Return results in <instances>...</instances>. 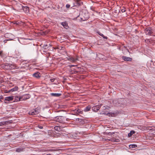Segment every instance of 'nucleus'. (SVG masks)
Returning a JSON list of instances; mask_svg holds the SVG:
<instances>
[{"label": "nucleus", "mask_w": 155, "mask_h": 155, "mask_svg": "<svg viewBox=\"0 0 155 155\" xmlns=\"http://www.w3.org/2000/svg\"><path fill=\"white\" fill-rule=\"evenodd\" d=\"M17 98H18V100H17V101H21V97H18H18H17Z\"/></svg>", "instance_id": "obj_31"}, {"label": "nucleus", "mask_w": 155, "mask_h": 155, "mask_svg": "<svg viewBox=\"0 0 155 155\" xmlns=\"http://www.w3.org/2000/svg\"><path fill=\"white\" fill-rule=\"evenodd\" d=\"M12 120H8L5 121H3L0 122V126H3L5 125L8 124L12 123Z\"/></svg>", "instance_id": "obj_6"}, {"label": "nucleus", "mask_w": 155, "mask_h": 155, "mask_svg": "<svg viewBox=\"0 0 155 155\" xmlns=\"http://www.w3.org/2000/svg\"><path fill=\"white\" fill-rule=\"evenodd\" d=\"M23 10L26 13H28L29 12V8L28 7H24L23 8Z\"/></svg>", "instance_id": "obj_10"}, {"label": "nucleus", "mask_w": 155, "mask_h": 155, "mask_svg": "<svg viewBox=\"0 0 155 155\" xmlns=\"http://www.w3.org/2000/svg\"><path fill=\"white\" fill-rule=\"evenodd\" d=\"M153 30L151 28H147L145 29V32L147 35H151L153 33Z\"/></svg>", "instance_id": "obj_5"}, {"label": "nucleus", "mask_w": 155, "mask_h": 155, "mask_svg": "<svg viewBox=\"0 0 155 155\" xmlns=\"http://www.w3.org/2000/svg\"><path fill=\"white\" fill-rule=\"evenodd\" d=\"M101 36L103 37V38H105V39H107V37H105V36H104V35H103V34H101V33H98Z\"/></svg>", "instance_id": "obj_24"}, {"label": "nucleus", "mask_w": 155, "mask_h": 155, "mask_svg": "<svg viewBox=\"0 0 155 155\" xmlns=\"http://www.w3.org/2000/svg\"><path fill=\"white\" fill-rule=\"evenodd\" d=\"M3 99V97H1L0 98V99H1V100H2Z\"/></svg>", "instance_id": "obj_33"}, {"label": "nucleus", "mask_w": 155, "mask_h": 155, "mask_svg": "<svg viewBox=\"0 0 155 155\" xmlns=\"http://www.w3.org/2000/svg\"><path fill=\"white\" fill-rule=\"evenodd\" d=\"M46 155H51V154L49 153L47 154Z\"/></svg>", "instance_id": "obj_35"}, {"label": "nucleus", "mask_w": 155, "mask_h": 155, "mask_svg": "<svg viewBox=\"0 0 155 155\" xmlns=\"http://www.w3.org/2000/svg\"><path fill=\"white\" fill-rule=\"evenodd\" d=\"M145 41L146 42H150V40L149 39H146L145 40Z\"/></svg>", "instance_id": "obj_29"}, {"label": "nucleus", "mask_w": 155, "mask_h": 155, "mask_svg": "<svg viewBox=\"0 0 155 155\" xmlns=\"http://www.w3.org/2000/svg\"><path fill=\"white\" fill-rule=\"evenodd\" d=\"M75 2L77 5H80L83 4L82 2L80 1V0H75Z\"/></svg>", "instance_id": "obj_17"}, {"label": "nucleus", "mask_w": 155, "mask_h": 155, "mask_svg": "<svg viewBox=\"0 0 155 155\" xmlns=\"http://www.w3.org/2000/svg\"><path fill=\"white\" fill-rule=\"evenodd\" d=\"M14 99V97L12 96L6 97L4 99V102L5 103H8L9 102L12 101Z\"/></svg>", "instance_id": "obj_4"}, {"label": "nucleus", "mask_w": 155, "mask_h": 155, "mask_svg": "<svg viewBox=\"0 0 155 155\" xmlns=\"http://www.w3.org/2000/svg\"><path fill=\"white\" fill-rule=\"evenodd\" d=\"M4 68L6 69H18V67L15 64H6L5 65Z\"/></svg>", "instance_id": "obj_2"}, {"label": "nucleus", "mask_w": 155, "mask_h": 155, "mask_svg": "<svg viewBox=\"0 0 155 155\" xmlns=\"http://www.w3.org/2000/svg\"><path fill=\"white\" fill-rule=\"evenodd\" d=\"M100 107V105H96L93 107L92 109L94 111L97 112L99 110Z\"/></svg>", "instance_id": "obj_7"}, {"label": "nucleus", "mask_w": 155, "mask_h": 155, "mask_svg": "<svg viewBox=\"0 0 155 155\" xmlns=\"http://www.w3.org/2000/svg\"><path fill=\"white\" fill-rule=\"evenodd\" d=\"M91 108V107L90 106H88L86 107L84 109V111L85 112H87L89 111Z\"/></svg>", "instance_id": "obj_13"}, {"label": "nucleus", "mask_w": 155, "mask_h": 155, "mask_svg": "<svg viewBox=\"0 0 155 155\" xmlns=\"http://www.w3.org/2000/svg\"><path fill=\"white\" fill-rule=\"evenodd\" d=\"M87 16H86L87 15H86V17H84H84L85 18V20H87V19L88 18H89V16H88V14L87 13Z\"/></svg>", "instance_id": "obj_25"}, {"label": "nucleus", "mask_w": 155, "mask_h": 155, "mask_svg": "<svg viewBox=\"0 0 155 155\" xmlns=\"http://www.w3.org/2000/svg\"><path fill=\"white\" fill-rule=\"evenodd\" d=\"M122 58L125 61H131L132 60V58L129 57L123 56Z\"/></svg>", "instance_id": "obj_8"}, {"label": "nucleus", "mask_w": 155, "mask_h": 155, "mask_svg": "<svg viewBox=\"0 0 155 155\" xmlns=\"http://www.w3.org/2000/svg\"><path fill=\"white\" fill-rule=\"evenodd\" d=\"M129 147L130 148H136L137 147V145L135 144H130L129 146Z\"/></svg>", "instance_id": "obj_22"}, {"label": "nucleus", "mask_w": 155, "mask_h": 155, "mask_svg": "<svg viewBox=\"0 0 155 155\" xmlns=\"http://www.w3.org/2000/svg\"><path fill=\"white\" fill-rule=\"evenodd\" d=\"M40 112L39 109L36 108L35 109L31 110L29 112V114L31 115H35L38 114Z\"/></svg>", "instance_id": "obj_3"}, {"label": "nucleus", "mask_w": 155, "mask_h": 155, "mask_svg": "<svg viewBox=\"0 0 155 155\" xmlns=\"http://www.w3.org/2000/svg\"><path fill=\"white\" fill-rule=\"evenodd\" d=\"M18 88L17 87H15L14 88L10 90V92H13L17 91L18 90Z\"/></svg>", "instance_id": "obj_19"}, {"label": "nucleus", "mask_w": 155, "mask_h": 155, "mask_svg": "<svg viewBox=\"0 0 155 155\" xmlns=\"http://www.w3.org/2000/svg\"><path fill=\"white\" fill-rule=\"evenodd\" d=\"M39 128H40V129H42L43 128L42 126H39Z\"/></svg>", "instance_id": "obj_32"}, {"label": "nucleus", "mask_w": 155, "mask_h": 155, "mask_svg": "<svg viewBox=\"0 0 155 155\" xmlns=\"http://www.w3.org/2000/svg\"><path fill=\"white\" fill-rule=\"evenodd\" d=\"M103 114L108 115L109 116H113L114 115V114L112 113L107 112H104Z\"/></svg>", "instance_id": "obj_12"}, {"label": "nucleus", "mask_w": 155, "mask_h": 155, "mask_svg": "<svg viewBox=\"0 0 155 155\" xmlns=\"http://www.w3.org/2000/svg\"><path fill=\"white\" fill-rule=\"evenodd\" d=\"M54 78H52V79H50V81L51 82H53L54 81Z\"/></svg>", "instance_id": "obj_30"}, {"label": "nucleus", "mask_w": 155, "mask_h": 155, "mask_svg": "<svg viewBox=\"0 0 155 155\" xmlns=\"http://www.w3.org/2000/svg\"><path fill=\"white\" fill-rule=\"evenodd\" d=\"M24 148L22 147H20L17 148H16L15 150V151L16 152H21L23 151L24 150Z\"/></svg>", "instance_id": "obj_9"}, {"label": "nucleus", "mask_w": 155, "mask_h": 155, "mask_svg": "<svg viewBox=\"0 0 155 155\" xmlns=\"http://www.w3.org/2000/svg\"><path fill=\"white\" fill-rule=\"evenodd\" d=\"M126 11V9L125 8H123L121 9V12H124Z\"/></svg>", "instance_id": "obj_26"}, {"label": "nucleus", "mask_w": 155, "mask_h": 155, "mask_svg": "<svg viewBox=\"0 0 155 155\" xmlns=\"http://www.w3.org/2000/svg\"><path fill=\"white\" fill-rule=\"evenodd\" d=\"M2 51H0V55L2 54Z\"/></svg>", "instance_id": "obj_34"}, {"label": "nucleus", "mask_w": 155, "mask_h": 155, "mask_svg": "<svg viewBox=\"0 0 155 155\" xmlns=\"http://www.w3.org/2000/svg\"><path fill=\"white\" fill-rule=\"evenodd\" d=\"M108 140L110 141H114V142H118L119 141V140L118 139H116L114 138H112Z\"/></svg>", "instance_id": "obj_18"}, {"label": "nucleus", "mask_w": 155, "mask_h": 155, "mask_svg": "<svg viewBox=\"0 0 155 155\" xmlns=\"http://www.w3.org/2000/svg\"><path fill=\"white\" fill-rule=\"evenodd\" d=\"M77 111L79 113H81V114L82 112L81 111V110L80 109H78L77 110Z\"/></svg>", "instance_id": "obj_27"}, {"label": "nucleus", "mask_w": 155, "mask_h": 155, "mask_svg": "<svg viewBox=\"0 0 155 155\" xmlns=\"http://www.w3.org/2000/svg\"><path fill=\"white\" fill-rule=\"evenodd\" d=\"M54 129L55 130L58 131H60L61 130V128L60 127L58 126H55L54 127Z\"/></svg>", "instance_id": "obj_20"}, {"label": "nucleus", "mask_w": 155, "mask_h": 155, "mask_svg": "<svg viewBox=\"0 0 155 155\" xmlns=\"http://www.w3.org/2000/svg\"><path fill=\"white\" fill-rule=\"evenodd\" d=\"M61 25L63 26L64 28H67L68 26V24L66 22H63L61 23Z\"/></svg>", "instance_id": "obj_16"}, {"label": "nucleus", "mask_w": 155, "mask_h": 155, "mask_svg": "<svg viewBox=\"0 0 155 155\" xmlns=\"http://www.w3.org/2000/svg\"><path fill=\"white\" fill-rule=\"evenodd\" d=\"M68 119V118H66L65 117L62 116H59L55 117L54 120L60 123H66V120H67Z\"/></svg>", "instance_id": "obj_1"}, {"label": "nucleus", "mask_w": 155, "mask_h": 155, "mask_svg": "<svg viewBox=\"0 0 155 155\" xmlns=\"http://www.w3.org/2000/svg\"><path fill=\"white\" fill-rule=\"evenodd\" d=\"M30 97V96L29 95H26L24 97L23 100H26L29 98Z\"/></svg>", "instance_id": "obj_23"}, {"label": "nucleus", "mask_w": 155, "mask_h": 155, "mask_svg": "<svg viewBox=\"0 0 155 155\" xmlns=\"http://www.w3.org/2000/svg\"><path fill=\"white\" fill-rule=\"evenodd\" d=\"M51 95L54 97H59L61 95V94L59 93H52L51 94Z\"/></svg>", "instance_id": "obj_15"}, {"label": "nucleus", "mask_w": 155, "mask_h": 155, "mask_svg": "<svg viewBox=\"0 0 155 155\" xmlns=\"http://www.w3.org/2000/svg\"><path fill=\"white\" fill-rule=\"evenodd\" d=\"M74 66V65H71V66Z\"/></svg>", "instance_id": "obj_36"}, {"label": "nucleus", "mask_w": 155, "mask_h": 155, "mask_svg": "<svg viewBox=\"0 0 155 155\" xmlns=\"http://www.w3.org/2000/svg\"><path fill=\"white\" fill-rule=\"evenodd\" d=\"M77 60V58H74L73 57H71L68 59V60L69 61L72 62H74Z\"/></svg>", "instance_id": "obj_14"}, {"label": "nucleus", "mask_w": 155, "mask_h": 155, "mask_svg": "<svg viewBox=\"0 0 155 155\" xmlns=\"http://www.w3.org/2000/svg\"><path fill=\"white\" fill-rule=\"evenodd\" d=\"M135 132L134 130H131L130 133L128 134V136L129 137H131L133 134L135 133Z\"/></svg>", "instance_id": "obj_21"}, {"label": "nucleus", "mask_w": 155, "mask_h": 155, "mask_svg": "<svg viewBox=\"0 0 155 155\" xmlns=\"http://www.w3.org/2000/svg\"><path fill=\"white\" fill-rule=\"evenodd\" d=\"M40 73L37 72L33 74V76L36 78H38L40 77Z\"/></svg>", "instance_id": "obj_11"}, {"label": "nucleus", "mask_w": 155, "mask_h": 155, "mask_svg": "<svg viewBox=\"0 0 155 155\" xmlns=\"http://www.w3.org/2000/svg\"><path fill=\"white\" fill-rule=\"evenodd\" d=\"M70 5L69 4H67L66 5V7L67 8H69L70 7Z\"/></svg>", "instance_id": "obj_28"}]
</instances>
